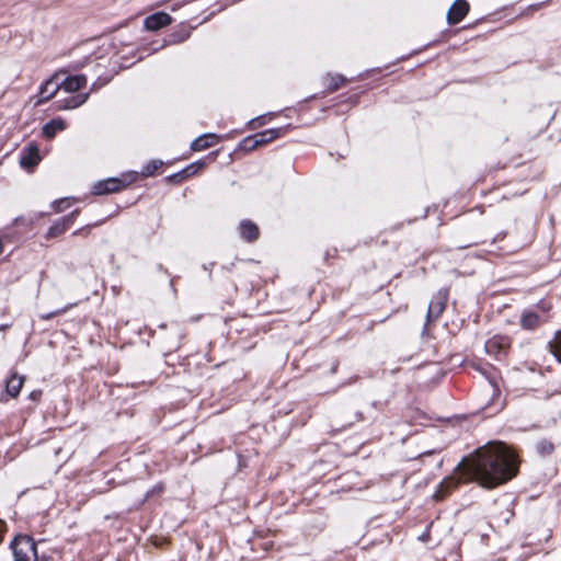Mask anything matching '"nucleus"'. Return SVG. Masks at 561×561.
Masks as SVG:
<instances>
[{
  "mask_svg": "<svg viewBox=\"0 0 561 561\" xmlns=\"http://www.w3.org/2000/svg\"><path fill=\"white\" fill-rule=\"evenodd\" d=\"M518 471L516 456L502 443H489L465 457L456 467L455 476L440 483L442 489H450L460 482L476 481L481 486L493 489L501 485Z\"/></svg>",
  "mask_w": 561,
  "mask_h": 561,
  "instance_id": "1",
  "label": "nucleus"
},
{
  "mask_svg": "<svg viewBox=\"0 0 561 561\" xmlns=\"http://www.w3.org/2000/svg\"><path fill=\"white\" fill-rule=\"evenodd\" d=\"M87 84V78L84 76H71L67 77L64 81L60 83H56L50 91V93L44 99H51L56 95V93L64 89L68 93H73L79 91L81 88H83Z\"/></svg>",
  "mask_w": 561,
  "mask_h": 561,
  "instance_id": "3",
  "label": "nucleus"
},
{
  "mask_svg": "<svg viewBox=\"0 0 561 561\" xmlns=\"http://www.w3.org/2000/svg\"><path fill=\"white\" fill-rule=\"evenodd\" d=\"M89 99V93H80L73 96L68 98L62 103L58 105L59 110H71L77 108L80 105L84 104Z\"/></svg>",
  "mask_w": 561,
  "mask_h": 561,
  "instance_id": "15",
  "label": "nucleus"
},
{
  "mask_svg": "<svg viewBox=\"0 0 561 561\" xmlns=\"http://www.w3.org/2000/svg\"><path fill=\"white\" fill-rule=\"evenodd\" d=\"M70 205H71V202H70V198H68V197L60 198L58 201H55L51 204V206H53V208L55 209L56 213L64 211L65 209L70 207Z\"/></svg>",
  "mask_w": 561,
  "mask_h": 561,
  "instance_id": "22",
  "label": "nucleus"
},
{
  "mask_svg": "<svg viewBox=\"0 0 561 561\" xmlns=\"http://www.w3.org/2000/svg\"><path fill=\"white\" fill-rule=\"evenodd\" d=\"M447 295L439 293L428 305L427 317L437 318L444 310Z\"/></svg>",
  "mask_w": 561,
  "mask_h": 561,
  "instance_id": "14",
  "label": "nucleus"
},
{
  "mask_svg": "<svg viewBox=\"0 0 561 561\" xmlns=\"http://www.w3.org/2000/svg\"><path fill=\"white\" fill-rule=\"evenodd\" d=\"M72 305H69V306H66L65 308L62 309H58L56 311H53V312H49V313H45V314H42V319H45V320H49L56 316H59V314H62L65 313Z\"/></svg>",
  "mask_w": 561,
  "mask_h": 561,
  "instance_id": "24",
  "label": "nucleus"
},
{
  "mask_svg": "<svg viewBox=\"0 0 561 561\" xmlns=\"http://www.w3.org/2000/svg\"><path fill=\"white\" fill-rule=\"evenodd\" d=\"M522 328L534 330L539 325V316L531 311H525L520 319Z\"/></svg>",
  "mask_w": 561,
  "mask_h": 561,
  "instance_id": "16",
  "label": "nucleus"
},
{
  "mask_svg": "<svg viewBox=\"0 0 561 561\" xmlns=\"http://www.w3.org/2000/svg\"><path fill=\"white\" fill-rule=\"evenodd\" d=\"M240 148L244 151H252V150H255L257 149V145H256V141L252 136H249V137H245L241 142H240Z\"/></svg>",
  "mask_w": 561,
  "mask_h": 561,
  "instance_id": "20",
  "label": "nucleus"
},
{
  "mask_svg": "<svg viewBox=\"0 0 561 561\" xmlns=\"http://www.w3.org/2000/svg\"><path fill=\"white\" fill-rule=\"evenodd\" d=\"M283 128H273V129H266L261 133H256L253 135L257 147L264 146L274 139L278 138Z\"/></svg>",
  "mask_w": 561,
  "mask_h": 561,
  "instance_id": "13",
  "label": "nucleus"
},
{
  "mask_svg": "<svg viewBox=\"0 0 561 561\" xmlns=\"http://www.w3.org/2000/svg\"><path fill=\"white\" fill-rule=\"evenodd\" d=\"M125 182L118 178H110L103 181H99L93 186V193L95 195H104L110 193L119 192L125 187Z\"/></svg>",
  "mask_w": 561,
  "mask_h": 561,
  "instance_id": "4",
  "label": "nucleus"
},
{
  "mask_svg": "<svg viewBox=\"0 0 561 561\" xmlns=\"http://www.w3.org/2000/svg\"><path fill=\"white\" fill-rule=\"evenodd\" d=\"M172 18L165 12H157L145 19V27L149 31H157L169 25Z\"/></svg>",
  "mask_w": 561,
  "mask_h": 561,
  "instance_id": "9",
  "label": "nucleus"
},
{
  "mask_svg": "<svg viewBox=\"0 0 561 561\" xmlns=\"http://www.w3.org/2000/svg\"><path fill=\"white\" fill-rule=\"evenodd\" d=\"M202 165H203V163H193V164L188 165L186 169H184L182 172H180L179 174H175L174 178L180 176L181 179H183V178L193 175L202 168Z\"/></svg>",
  "mask_w": 561,
  "mask_h": 561,
  "instance_id": "21",
  "label": "nucleus"
},
{
  "mask_svg": "<svg viewBox=\"0 0 561 561\" xmlns=\"http://www.w3.org/2000/svg\"><path fill=\"white\" fill-rule=\"evenodd\" d=\"M23 383L24 377L18 375L16 373H12L10 378L7 380L5 389L8 394H10L13 398L18 397L23 387Z\"/></svg>",
  "mask_w": 561,
  "mask_h": 561,
  "instance_id": "12",
  "label": "nucleus"
},
{
  "mask_svg": "<svg viewBox=\"0 0 561 561\" xmlns=\"http://www.w3.org/2000/svg\"><path fill=\"white\" fill-rule=\"evenodd\" d=\"M469 4L466 0H456L447 12L448 24L459 23L468 13Z\"/></svg>",
  "mask_w": 561,
  "mask_h": 561,
  "instance_id": "7",
  "label": "nucleus"
},
{
  "mask_svg": "<svg viewBox=\"0 0 561 561\" xmlns=\"http://www.w3.org/2000/svg\"><path fill=\"white\" fill-rule=\"evenodd\" d=\"M10 548L12 550L14 561H38L37 546L30 536H16L12 540Z\"/></svg>",
  "mask_w": 561,
  "mask_h": 561,
  "instance_id": "2",
  "label": "nucleus"
},
{
  "mask_svg": "<svg viewBox=\"0 0 561 561\" xmlns=\"http://www.w3.org/2000/svg\"><path fill=\"white\" fill-rule=\"evenodd\" d=\"M57 82H55V79L51 78L49 80H47L42 87H41V91H39V99L37 101V104H41L45 101H48L49 99H44V96L48 95L50 93V91L53 90L54 85L56 84Z\"/></svg>",
  "mask_w": 561,
  "mask_h": 561,
  "instance_id": "19",
  "label": "nucleus"
},
{
  "mask_svg": "<svg viewBox=\"0 0 561 561\" xmlns=\"http://www.w3.org/2000/svg\"><path fill=\"white\" fill-rule=\"evenodd\" d=\"M219 141V137L215 134H205L198 138H196L192 145L191 148L194 151H202L205 150L214 145H216Z\"/></svg>",
  "mask_w": 561,
  "mask_h": 561,
  "instance_id": "11",
  "label": "nucleus"
},
{
  "mask_svg": "<svg viewBox=\"0 0 561 561\" xmlns=\"http://www.w3.org/2000/svg\"><path fill=\"white\" fill-rule=\"evenodd\" d=\"M66 127V124L64 121L61 119H54L51 122H49L48 124H46L43 128V134L47 137V138H53L57 131L59 130H64Z\"/></svg>",
  "mask_w": 561,
  "mask_h": 561,
  "instance_id": "17",
  "label": "nucleus"
},
{
  "mask_svg": "<svg viewBox=\"0 0 561 561\" xmlns=\"http://www.w3.org/2000/svg\"><path fill=\"white\" fill-rule=\"evenodd\" d=\"M327 79H330V77L328 76ZM331 80H332V83H330V87H329L331 91L339 89L340 85L344 82L340 76L332 77Z\"/></svg>",
  "mask_w": 561,
  "mask_h": 561,
  "instance_id": "26",
  "label": "nucleus"
},
{
  "mask_svg": "<svg viewBox=\"0 0 561 561\" xmlns=\"http://www.w3.org/2000/svg\"><path fill=\"white\" fill-rule=\"evenodd\" d=\"M241 238L248 242H253L259 238V228L251 220H242L239 225Z\"/></svg>",
  "mask_w": 561,
  "mask_h": 561,
  "instance_id": "10",
  "label": "nucleus"
},
{
  "mask_svg": "<svg viewBox=\"0 0 561 561\" xmlns=\"http://www.w3.org/2000/svg\"><path fill=\"white\" fill-rule=\"evenodd\" d=\"M41 161L39 148L35 144H28L21 152L20 164L24 169L33 168Z\"/></svg>",
  "mask_w": 561,
  "mask_h": 561,
  "instance_id": "5",
  "label": "nucleus"
},
{
  "mask_svg": "<svg viewBox=\"0 0 561 561\" xmlns=\"http://www.w3.org/2000/svg\"><path fill=\"white\" fill-rule=\"evenodd\" d=\"M508 347L510 339L506 336H493L485 342L486 353L495 357H501L502 355L506 354Z\"/></svg>",
  "mask_w": 561,
  "mask_h": 561,
  "instance_id": "6",
  "label": "nucleus"
},
{
  "mask_svg": "<svg viewBox=\"0 0 561 561\" xmlns=\"http://www.w3.org/2000/svg\"><path fill=\"white\" fill-rule=\"evenodd\" d=\"M79 210H73L69 215L65 216L57 222H55L48 230L47 236L49 238H56L64 233L76 220Z\"/></svg>",
  "mask_w": 561,
  "mask_h": 561,
  "instance_id": "8",
  "label": "nucleus"
},
{
  "mask_svg": "<svg viewBox=\"0 0 561 561\" xmlns=\"http://www.w3.org/2000/svg\"><path fill=\"white\" fill-rule=\"evenodd\" d=\"M551 352L561 362V333H558L553 343L550 344Z\"/></svg>",
  "mask_w": 561,
  "mask_h": 561,
  "instance_id": "23",
  "label": "nucleus"
},
{
  "mask_svg": "<svg viewBox=\"0 0 561 561\" xmlns=\"http://www.w3.org/2000/svg\"><path fill=\"white\" fill-rule=\"evenodd\" d=\"M536 449L541 456H549L553 453L554 446L550 440L542 439L537 443Z\"/></svg>",
  "mask_w": 561,
  "mask_h": 561,
  "instance_id": "18",
  "label": "nucleus"
},
{
  "mask_svg": "<svg viewBox=\"0 0 561 561\" xmlns=\"http://www.w3.org/2000/svg\"><path fill=\"white\" fill-rule=\"evenodd\" d=\"M41 394H42V391H39V390H35V391H32V392L30 393V398H31L32 400H38V399H39V397H41Z\"/></svg>",
  "mask_w": 561,
  "mask_h": 561,
  "instance_id": "27",
  "label": "nucleus"
},
{
  "mask_svg": "<svg viewBox=\"0 0 561 561\" xmlns=\"http://www.w3.org/2000/svg\"><path fill=\"white\" fill-rule=\"evenodd\" d=\"M162 164L161 161H153L151 164H148L145 169H144V173L146 175H151L160 165Z\"/></svg>",
  "mask_w": 561,
  "mask_h": 561,
  "instance_id": "25",
  "label": "nucleus"
},
{
  "mask_svg": "<svg viewBox=\"0 0 561 561\" xmlns=\"http://www.w3.org/2000/svg\"><path fill=\"white\" fill-rule=\"evenodd\" d=\"M5 531V524L4 522L0 520V541H2V536Z\"/></svg>",
  "mask_w": 561,
  "mask_h": 561,
  "instance_id": "28",
  "label": "nucleus"
}]
</instances>
